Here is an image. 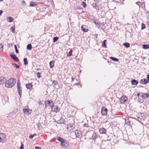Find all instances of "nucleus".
Here are the masks:
<instances>
[{
    "instance_id": "47",
    "label": "nucleus",
    "mask_w": 149,
    "mask_h": 149,
    "mask_svg": "<svg viewBox=\"0 0 149 149\" xmlns=\"http://www.w3.org/2000/svg\"><path fill=\"white\" fill-rule=\"evenodd\" d=\"M139 96L140 97H142V98L143 99V97H144V94L141 93L140 94Z\"/></svg>"
},
{
    "instance_id": "46",
    "label": "nucleus",
    "mask_w": 149,
    "mask_h": 149,
    "mask_svg": "<svg viewBox=\"0 0 149 149\" xmlns=\"http://www.w3.org/2000/svg\"><path fill=\"white\" fill-rule=\"evenodd\" d=\"M3 45L2 44H1L0 45V49L2 50L3 49Z\"/></svg>"
},
{
    "instance_id": "53",
    "label": "nucleus",
    "mask_w": 149,
    "mask_h": 149,
    "mask_svg": "<svg viewBox=\"0 0 149 149\" xmlns=\"http://www.w3.org/2000/svg\"><path fill=\"white\" fill-rule=\"evenodd\" d=\"M35 149H41L40 147L37 146H35Z\"/></svg>"
},
{
    "instance_id": "44",
    "label": "nucleus",
    "mask_w": 149,
    "mask_h": 149,
    "mask_svg": "<svg viewBox=\"0 0 149 149\" xmlns=\"http://www.w3.org/2000/svg\"><path fill=\"white\" fill-rule=\"evenodd\" d=\"M93 23H95V24H99V23H98L99 21H98L96 20H94L93 21Z\"/></svg>"
},
{
    "instance_id": "14",
    "label": "nucleus",
    "mask_w": 149,
    "mask_h": 149,
    "mask_svg": "<svg viewBox=\"0 0 149 149\" xmlns=\"http://www.w3.org/2000/svg\"><path fill=\"white\" fill-rule=\"evenodd\" d=\"M38 6L37 3L36 2L31 1L29 6L30 7H35Z\"/></svg>"
},
{
    "instance_id": "49",
    "label": "nucleus",
    "mask_w": 149,
    "mask_h": 149,
    "mask_svg": "<svg viewBox=\"0 0 149 149\" xmlns=\"http://www.w3.org/2000/svg\"><path fill=\"white\" fill-rule=\"evenodd\" d=\"M140 84H144L143 83V79H141L140 81Z\"/></svg>"
},
{
    "instance_id": "51",
    "label": "nucleus",
    "mask_w": 149,
    "mask_h": 149,
    "mask_svg": "<svg viewBox=\"0 0 149 149\" xmlns=\"http://www.w3.org/2000/svg\"><path fill=\"white\" fill-rule=\"evenodd\" d=\"M77 9H80L82 10L83 9V8H81V7L78 6L77 7Z\"/></svg>"
},
{
    "instance_id": "42",
    "label": "nucleus",
    "mask_w": 149,
    "mask_h": 149,
    "mask_svg": "<svg viewBox=\"0 0 149 149\" xmlns=\"http://www.w3.org/2000/svg\"><path fill=\"white\" fill-rule=\"evenodd\" d=\"M16 56L14 54H10V56L13 59Z\"/></svg>"
},
{
    "instance_id": "19",
    "label": "nucleus",
    "mask_w": 149,
    "mask_h": 149,
    "mask_svg": "<svg viewBox=\"0 0 149 149\" xmlns=\"http://www.w3.org/2000/svg\"><path fill=\"white\" fill-rule=\"evenodd\" d=\"M7 21L10 22H13L14 19L13 18L11 17H8L6 18Z\"/></svg>"
},
{
    "instance_id": "11",
    "label": "nucleus",
    "mask_w": 149,
    "mask_h": 149,
    "mask_svg": "<svg viewBox=\"0 0 149 149\" xmlns=\"http://www.w3.org/2000/svg\"><path fill=\"white\" fill-rule=\"evenodd\" d=\"M54 102L52 100H47L45 101V107H46V106L47 105H49V106L51 105V104H53Z\"/></svg>"
},
{
    "instance_id": "32",
    "label": "nucleus",
    "mask_w": 149,
    "mask_h": 149,
    "mask_svg": "<svg viewBox=\"0 0 149 149\" xmlns=\"http://www.w3.org/2000/svg\"><path fill=\"white\" fill-rule=\"evenodd\" d=\"M59 39V37L57 36L54 37L53 38V42L55 43Z\"/></svg>"
},
{
    "instance_id": "18",
    "label": "nucleus",
    "mask_w": 149,
    "mask_h": 149,
    "mask_svg": "<svg viewBox=\"0 0 149 149\" xmlns=\"http://www.w3.org/2000/svg\"><path fill=\"white\" fill-rule=\"evenodd\" d=\"M26 87L28 89H30L32 88L33 85L30 83H29L26 84Z\"/></svg>"
},
{
    "instance_id": "61",
    "label": "nucleus",
    "mask_w": 149,
    "mask_h": 149,
    "mask_svg": "<svg viewBox=\"0 0 149 149\" xmlns=\"http://www.w3.org/2000/svg\"><path fill=\"white\" fill-rule=\"evenodd\" d=\"M33 135V137L34 136H36L37 135L36 134H32Z\"/></svg>"
},
{
    "instance_id": "7",
    "label": "nucleus",
    "mask_w": 149,
    "mask_h": 149,
    "mask_svg": "<svg viewBox=\"0 0 149 149\" xmlns=\"http://www.w3.org/2000/svg\"><path fill=\"white\" fill-rule=\"evenodd\" d=\"M108 112V109L105 107H103L101 109V113L102 115L106 116L107 115Z\"/></svg>"
},
{
    "instance_id": "63",
    "label": "nucleus",
    "mask_w": 149,
    "mask_h": 149,
    "mask_svg": "<svg viewBox=\"0 0 149 149\" xmlns=\"http://www.w3.org/2000/svg\"><path fill=\"white\" fill-rule=\"evenodd\" d=\"M140 94L139 93H138L137 94V96L138 97H139V96Z\"/></svg>"
},
{
    "instance_id": "36",
    "label": "nucleus",
    "mask_w": 149,
    "mask_h": 149,
    "mask_svg": "<svg viewBox=\"0 0 149 149\" xmlns=\"http://www.w3.org/2000/svg\"><path fill=\"white\" fill-rule=\"evenodd\" d=\"M14 46L16 53H17V54L19 53V50L17 49V45H15Z\"/></svg>"
},
{
    "instance_id": "38",
    "label": "nucleus",
    "mask_w": 149,
    "mask_h": 149,
    "mask_svg": "<svg viewBox=\"0 0 149 149\" xmlns=\"http://www.w3.org/2000/svg\"><path fill=\"white\" fill-rule=\"evenodd\" d=\"M15 29L14 26H12L10 28V29H12V30H11V31L13 33H14L15 31Z\"/></svg>"
},
{
    "instance_id": "31",
    "label": "nucleus",
    "mask_w": 149,
    "mask_h": 149,
    "mask_svg": "<svg viewBox=\"0 0 149 149\" xmlns=\"http://www.w3.org/2000/svg\"><path fill=\"white\" fill-rule=\"evenodd\" d=\"M12 65L16 69H19L20 68L19 66L16 64L12 63Z\"/></svg>"
},
{
    "instance_id": "30",
    "label": "nucleus",
    "mask_w": 149,
    "mask_h": 149,
    "mask_svg": "<svg viewBox=\"0 0 149 149\" xmlns=\"http://www.w3.org/2000/svg\"><path fill=\"white\" fill-rule=\"evenodd\" d=\"M110 59L112 60L113 61H115V62H117L119 61V60L118 59L116 58L113 57L112 56H111V57H110Z\"/></svg>"
},
{
    "instance_id": "20",
    "label": "nucleus",
    "mask_w": 149,
    "mask_h": 149,
    "mask_svg": "<svg viewBox=\"0 0 149 149\" xmlns=\"http://www.w3.org/2000/svg\"><path fill=\"white\" fill-rule=\"evenodd\" d=\"M54 61H52L49 62V64L50 68H52L54 67Z\"/></svg>"
},
{
    "instance_id": "59",
    "label": "nucleus",
    "mask_w": 149,
    "mask_h": 149,
    "mask_svg": "<svg viewBox=\"0 0 149 149\" xmlns=\"http://www.w3.org/2000/svg\"><path fill=\"white\" fill-rule=\"evenodd\" d=\"M94 1L97 3H99V1L98 0H94Z\"/></svg>"
},
{
    "instance_id": "28",
    "label": "nucleus",
    "mask_w": 149,
    "mask_h": 149,
    "mask_svg": "<svg viewBox=\"0 0 149 149\" xmlns=\"http://www.w3.org/2000/svg\"><path fill=\"white\" fill-rule=\"evenodd\" d=\"M130 44L128 42H125L123 44V45L126 48H128L130 46Z\"/></svg>"
},
{
    "instance_id": "10",
    "label": "nucleus",
    "mask_w": 149,
    "mask_h": 149,
    "mask_svg": "<svg viewBox=\"0 0 149 149\" xmlns=\"http://www.w3.org/2000/svg\"><path fill=\"white\" fill-rule=\"evenodd\" d=\"M67 126L68 127L67 129L68 131H70L74 128V127L73 126V125L71 123L67 124Z\"/></svg>"
},
{
    "instance_id": "34",
    "label": "nucleus",
    "mask_w": 149,
    "mask_h": 149,
    "mask_svg": "<svg viewBox=\"0 0 149 149\" xmlns=\"http://www.w3.org/2000/svg\"><path fill=\"white\" fill-rule=\"evenodd\" d=\"M143 79V83L144 84H146L148 83L149 81L147 80V79H146L144 78Z\"/></svg>"
},
{
    "instance_id": "8",
    "label": "nucleus",
    "mask_w": 149,
    "mask_h": 149,
    "mask_svg": "<svg viewBox=\"0 0 149 149\" xmlns=\"http://www.w3.org/2000/svg\"><path fill=\"white\" fill-rule=\"evenodd\" d=\"M17 88L18 93L22 92V87H21V84L19 80L17 81Z\"/></svg>"
},
{
    "instance_id": "48",
    "label": "nucleus",
    "mask_w": 149,
    "mask_h": 149,
    "mask_svg": "<svg viewBox=\"0 0 149 149\" xmlns=\"http://www.w3.org/2000/svg\"><path fill=\"white\" fill-rule=\"evenodd\" d=\"M15 113L14 112V111H12V112H10L9 113V115H13L14 114H15Z\"/></svg>"
},
{
    "instance_id": "12",
    "label": "nucleus",
    "mask_w": 149,
    "mask_h": 149,
    "mask_svg": "<svg viewBox=\"0 0 149 149\" xmlns=\"http://www.w3.org/2000/svg\"><path fill=\"white\" fill-rule=\"evenodd\" d=\"M99 132L101 134H106V130L103 127H101L99 129Z\"/></svg>"
},
{
    "instance_id": "17",
    "label": "nucleus",
    "mask_w": 149,
    "mask_h": 149,
    "mask_svg": "<svg viewBox=\"0 0 149 149\" xmlns=\"http://www.w3.org/2000/svg\"><path fill=\"white\" fill-rule=\"evenodd\" d=\"M23 110L24 113H28L29 114H31L32 112V110L29 109L24 108L23 109Z\"/></svg>"
},
{
    "instance_id": "58",
    "label": "nucleus",
    "mask_w": 149,
    "mask_h": 149,
    "mask_svg": "<svg viewBox=\"0 0 149 149\" xmlns=\"http://www.w3.org/2000/svg\"><path fill=\"white\" fill-rule=\"evenodd\" d=\"M97 36H98V34H95V35H94V36L95 37V38H97Z\"/></svg>"
},
{
    "instance_id": "16",
    "label": "nucleus",
    "mask_w": 149,
    "mask_h": 149,
    "mask_svg": "<svg viewBox=\"0 0 149 149\" xmlns=\"http://www.w3.org/2000/svg\"><path fill=\"white\" fill-rule=\"evenodd\" d=\"M86 26L84 24L83 25L81 26V30L84 32H87L88 31V29L86 28Z\"/></svg>"
},
{
    "instance_id": "64",
    "label": "nucleus",
    "mask_w": 149,
    "mask_h": 149,
    "mask_svg": "<svg viewBox=\"0 0 149 149\" xmlns=\"http://www.w3.org/2000/svg\"><path fill=\"white\" fill-rule=\"evenodd\" d=\"M147 24L148 26H149V22H147Z\"/></svg>"
},
{
    "instance_id": "6",
    "label": "nucleus",
    "mask_w": 149,
    "mask_h": 149,
    "mask_svg": "<svg viewBox=\"0 0 149 149\" xmlns=\"http://www.w3.org/2000/svg\"><path fill=\"white\" fill-rule=\"evenodd\" d=\"M127 100V98L126 96L124 95H122L120 98V103L122 104H124L126 102Z\"/></svg>"
},
{
    "instance_id": "60",
    "label": "nucleus",
    "mask_w": 149,
    "mask_h": 149,
    "mask_svg": "<svg viewBox=\"0 0 149 149\" xmlns=\"http://www.w3.org/2000/svg\"><path fill=\"white\" fill-rule=\"evenodd\" d=\"M72 82L74 80V79L73 77H72Z\"/></svg>"
},
{
    "instance_id": "62",
    "label": "nucleus",
    "mask_w": 149,
    "mask_h": 149,
    "mask_svg": "<svg viewBox=\"0 0 149 149\" xmlns=\"http://www.w3.org/2000/svg\"><path fill=\"white\" fill-rule=\"evenodd\" d=\"M140 3V2H137L136 3V4L138 5H139L138 3Z\"/></svg>"
},
{
    "instance_id": "57",
    "label": "nucleus",
    "mask_w": 149,
    "mask_h": 149,
    "mask_svg": "<svg viewBox=\"0 0 149 149\" xmlns=\"http://www.w3.org/2000/svg\"><path fill=\"white\" fill-rule=\"evenodd\" d=\"M3 13V11L2 10H0V16L2 15V13Z\"/></svg>"
},
{
    "instance_id": "2",
    "label": "nucleus",
    "mask_w": 149,
    "mask_h": 149,
    "mask_svg": "<svg viewBox=\"0 0 149 149\" xmlns=\"http://www.w3.org/2000/svg\"><path fill=\"white\" fill-rule=\"evenodd\" d=\"M56 139L61 142V145L63 148H66L68 146L69 143L68 141L60 136H57Z\"/></svg>"
},
{
    "instance_id": "33",
    "label": "nucleus",
    "mask_w": 149,
    "mask_h": 149,
    "mask_svg": "<svg viewBox=\"0 0 149 149\" xmlns=\"http://www.w3.org/2000/svg\"><path fill=\"white\" fill-rule=\"evenodd\" d=\"M52 83L54 84V86H53V87L55 86L56 85H57L58 84V83L57 81H56L55 80H54L52 81Z\"/></svg>"
},
{
    "instance_id": "24",
    "label": "nucleus",
    "mask_w": 149,
    "mask_h": 149,
    "mask_svg": "<svg viewBox=\"0 0 149 149\" xmlns=\"http://www.w3.org/2000/svg\"><path fill=\"white\" fill-rule=\"evenodd\" d=\"M65 121V120L62 117L61 118L60 120H58L59 122H57L58 123L60 124H62V123Z\"/></svg>"
},
{
    "instance_id": "3",
    "label": "nucleus",
    "mask_w": 149,
    "mask_h": 149,
    "mask_svg": "<svg viewBox=\"0 0 149 149\" xmlns=\"http://www.w3.org/2000/svg\"><path fill=\"white\" fill-rule=\"evenodd\" d=\"M7 140L6 134L0 132V143H3Z\"/></svg>"
},
{
    "instance_id": "43",
    "label": "nucleus",
    "mask_w": 149,
    "mask_h": 149,
    "mask_svg": "<svg viewBox=\"0 0 149 149\" xmlns=\"http://www.w3.org/2000/svg\"><path fill=\"white\" fill-rule=\"evenodd\" d=\"M55 105H54V103L53 104H51V105L49 107H51V108L52 109V110L53 109Z\"/></svg>"
},
{
    "instance_id": "5",
    "label": "nucleus",
    "mask_w": 149,
    "mask_h": 149,
    "mask_svg": "<svg viewBox=\"0 0 149 149\" xmlns=\"http://www.w3.org/2000/svg\"><path fill=\"white\" fill-rule=\"evenodd\" d=\"M99 136L96 133L93 132L90 139L94 141V142H95V140L98 138H99Z\"/></svg>"
},
{
    "instance_id": "50",
    "label": "nucleus",
    "mask_w": 149,
    "mask_h": 149,
    "mask_svg": "<svg viewBox=\"0 0 149 149\" xmlns=\"http://www.w3.org/2000/svg\"><path fill=\"white\" fill-rule=\"evenodd\" d=\"M33 137V136L32 134H31L29 137V138L31 139H32Z\"/></svg>"
},
{
    "instance_id": "41",
    "label": "nucleus",
    "mask_w": 149,
    "mask_h": 149,
    "mask_svg": "<svg viewBox=\"0 0 149 149\" xmlns=\"http://www.w3.org/2000/svg\"><path fill=\"white\" fill-rule=\"evenodd\" d=\"M13 59L17 62H18L19 61V59L16 56H15V57Z\"/></svg>"
},
{
    "instance_id": "40",
    "label": "nucleus",
    "mask_w": 149,
    "mask_h": 149,
    "mask_svg": "<svg viewBox=\"0 0 149 149\" xmlns=\"http://www.w3.org/2000/svg\"><path fill=\"white\" fill-rule=\"evenodd\" d=\"M146 28V26L143 23L141 24V29L143 30L144 29Z\"/></svg>"
},
{
    "instance_id": "26",
    "label": "nucleus",
    "mask_w": 149,
    "mask_h": 149,
    "mask_svg": "<svg viewBox=\"0 0 149 149\" xmlns=\"http://www.w3.org/2000/svg\"><path fill=\"white\" fill-rule=\"evenodd\" d=\"M32 48V47L31 44H28L26 47V49H27L30 50Z\"/></svg>"
},
{
    "instance_id": "29",
    "label": "nucleus",
    "mask_w": 149,
    "mask_h": 149,
    "mask_svg": "<svg viewBox=\"0 0 149 149\" xmlns=\"http://www.w3.org/2000/svg\"><path fill=\"white\" fill-rule=\"evenodd\" d=\"M143 48L145 49H149V44H144L143 45Z\"/></svg>"
},
{
    "instance_id": "15",
    "label": "nucleus",
    "mask_w": 149,
    "mask_h": 149,
    "mask_svg": "<svg viewBox=\"0 0 149 149\" xmlns=\"http://www.w3.org/2000/svg\"><path fill=\"white\" fill-rule=\"evenodd\" d=\"M131 83L132 85H136L138 84V81L135 79H132L131 81Z\"/></svg>"
},
{
    "instance_id": "37",
    "label": "nucleus",
    "mask_w": 149,
    "mask_h": 149,
    "mask_svg": "<svg viewBox=\"0 0 149 149\" xmlns=\"http://www.w3.org/2000/svg\"><path fill=\"white\" fill-rule=\"evenodd\" d=\"M81 5L84 8H85L86 7V2L84 1H83L82 2Z\"/></svg>"
},
{
    "instance_id": "52",
    "label": "nucleus",
    "mask_w": 149,
    "mask_h": 149,
    "mask_svg": "<svg viewBox=\"0 0 149 149\" xmlns=\"http://www.w3.org/2000/svg\"><path fill=\"white\" fill-rule=\"evenodd\" d=\"M83 126L84 127H88V125L86 123H84V125H83Z\"/></svg>"
},
{
    "instance_id": "56",
    "label": "nucleus",
    "mask_w": 149,
    "mask_h": 149,
    "mask_svg": "<svg viewBox=\"0 0 149 149\" xmlns=\"http://www.w3.org/2000/svg\"><path fill=\"white\" fill-rule=\"evenodd\" d=\"M147 80L149 81V74H148L147 75Z\"/></svg>"
},
{
    "instance_id": "27",
    "label": "nucleus",
    "mask_w": 149,
    "mask_h": 149,
    "mask_svg": "<svg viewBox=\"0 0 149 149\" xmlns=\"http://www.w3.org/2000/svg\"><path fill=\"white\" fill-rule=\"evenodd\" d=\"M73 50L72 49H71L69 52L67 54V56L68 57H70L72 55V53Z\"/></svg>"
},
{
    "instance_id": "21",
    "label": "nucleus",
    "mask_w": 149,
    "mask_h": 149,
    "mask_svg": "<svg viewBox=\"0 0 149 149\" xmlns=\"http://www.w3.org/2000/svg\"><path fill=\"white\" fill-rule=\"evenodd\" d=\"M92 6L93 8H95L96 10H99V7L96 4L94 3H93L92 4Z\"/></svg>"
},
{
    "instance_id": "23",
    "label": "nucleus",
    "mask_w": 149,
    "mask_h": 149,
    "mask_svg": "<svg viewBox=\"0 0 149 149\" xmlns=\"http://www.w3.org/2000/svg\"><path fill=\"white\" fill-rule=\"evenodd\" d=\"M107 40H104L102 42V46L103 47H104L105 48H106L107 47V45L106 44V42H107Z\"/></svg>"
},
{
    "instance_id": "13",
    "label": "nucleus",
    "mask_w": 149,
    "mask_h": 149,
    "mask_svg": "<svg viewBox=\"0 0 149 149\" xmlns=\"http://www.w3.org/2000/svg\"><path fill=\"white\" fill-rule=\"evenodd\" d=\"M54 108L52 111L57 113V112L59 111L60 110V108L58 107L57 105H55L54 107Z\"/></svg>"
},
{
    "instance_id": "35",
    "label": "nucleus",
    "mask_w": 149,
    "mask_h": 149,
    "mask_svg": "<svg viewBox=\"0 0 149 149\" xmlns=\"http://www.w3.org/2000/svg\"><path fill=\"white\" fill-rule=\"evenodd\" d=\"M144 97H143V99H144L145 98L149 97V94H148L147 93H144Z\"/></svg>"
},
{
    "instance_id": "1",
    "label": "nucleus",
    "mask_w": 149,
    "mask_h": 149,
    "mask_svg": "<svg viewBox=\"0 0 149 149\" xmlns=\"http://www.w3.org/2000/svg\"><path fill=\"white\" fill-rule=\"evenodd\" d=\"M6 81V79L4 77H0V85L6 82V86L11 88L14 85L16 82V79L13 78L10 79Z\"/></svg>"
},
{
    "instance_id": "54",
    "label": "nucleus",
    "mask_w": 149,
    "mask_h": 149,
    "mask_svg": "<svg viewBox=\"0 0 149 149\" xmlns=\"http://www.w3.org/2000/svg\"><path fill=\"white\" fill-rule=\"evenodd\" d=\"M38 103L39 105H40L42 104V102L40 100H39V101L38 102Z\"/></svg>"
},
{
    "instance_id": "22",
    "label": "nucleus",
    "mask_w": 149,
    "mask_h": 149,
    "mask_svg": "<svg viewBox=\"0 0 149 149\" xmlns=\"http://www.w3.org/2000/svg\"><path fill=\"white\" fill-rule=\"evenodd\" d=\"M24 64L25 66H26L28 64L27 59L26 58H24L23 59Z\"/></svg>"
},
{
    "instance_id": "9",
    "label": "nucleus",
    "mask_w": 149,
    "mask_h": 149,
    "mask_svg": "<svg viewBox=\"0 0 149 149\" xmlns=\"http://www.w3.org/2000/svg\"><path fill=\"white\" fill-rule=\"evenodd\" d=\"M139 117H138L137 118L140 119V120H144L146 118V116L145 114L143 113H140L139 114Z\"/></svg>"
},
{
    "instance_id": "4",
    "label": "nucleus",
    "mask_w": 149,
    "mask_h": 149,
    "mask_svg": "<svg viewBox=\"0 0 149 149\" xmlns=\"http://www.w3.org/2000/svg\"><path fill=\"white\" fill-rule=\"evenodd\" d=\"M74 133L76 138H80L82 137V133L81 131L76 130L74 131Z\"/></svg>"
},
{
    "instance_id": "55",
    "label": "nucleus",
    "mask_w": 149,
    "mask_h": 149,
    "mask_svg": "<svg viewBox=\"0 0 149 149\" xmlns=\"http://www.w3.org/2000/svg\"><path fill=\"white\" fill-rule=\"evenodd\" d=\"M18 93L19 94L20 98H21L22 95V92Z\"/></svg>"
},
{
    "instance_id": "39",
    "label": "nucleus",
    "mask_w": 149,
    "mask_h": 149,
    "mask_svg": "<svg viewBox=\"0 0 149 149\" xmlns=\"http://www.w3.org/2000/svg\"><path fill=\"white\" fill-rule=\"evenodd\" d=\"M41 73L40 72H38L37 73V77L40 78L41 77Z\"/></svg>"
},
{
    "instance_id": "25",
    "label": "nucleus",
    "mask_w": 149,
    "mask_h": 149,
    "mask_svg": "<svg viewBox=\"0 0 149 149\" xmlns=\"http://www.w3.org/2000/svg\"><path fill=\"white\" fill-rule=\"evenodd\" d=\"M125 123L128 125H130V122L129 118H127L125 119Z\"/></svg>"
},
{
    "instance_id": "45",
    "label": "nucleus",
    "mask_w": 149,
    "mask_h": 149,
    "mask_svg": "<svg viewBox=\"0 0 149 149\" xmlns=\"http://www.w3.org/2000/svg\"><path fill=\"white\" fill-rule=\"evenodd\" d=\"M24 144L22 143H21V145L20 147V149H24Z\"/></svg>"
}]
</instances>
